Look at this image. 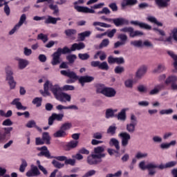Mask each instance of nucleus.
Segmentation results:
<instances>
[{"label":"nucleus","instance_id":"1","mask_svg":"<svg viewBox=\"0 0 177 177\" xmlns=\"http://www.w3.org/2000/svg\"><path fill=\"white\" fill-rule=\"evenodd\" d=\"M44 91L41 93V95L45 97L46 96H50V93L49 92V91H50L55 99L57 100V98L62 93V91H63V88L60 87L59 84H55L53 85L52 82H50L49 80H47L44 84Z\"/></svg>","mask_w":177,"mask_h":177},{"label":"nucleus","instance_id":"2","mask_svg":"<svg viewBox=\"0 0 177 177\" xmlns=\"http://www.w3.org/2000/svg\"><path fill=\"white\" fill-rule=\"evenodd\" d=\"M97 93H101L106 97H114L117 94L115 89L111 87H106L103 84H100L97 86Z\"/></svg>","mask_w":177,"mask_h":177},{"label":"nucleus","instance_id":"3","mask_svg":"<svg viewBox=\"0 0 177 177\" xmlns=\"http://www.w3.org/2000/svg\"><path fill=\"white\" fill-rule=\"evenodd\" d=\"M84 2V0H78V1H75L74 3V8L75 9V10H77V12H79L80 13H95L94 10L92 8L77 6L78 3L82 5Z\"/></svg>","mask_w":177,"mask_h":177},{"label":"nucleus","instance_id":"4","mask_svg":"<svg viewBox=\"0 0 177 177\" xmlns=\"http://www.w3.org/2000/svg\"><path fill=\"white\" fill-rule=\"evenodd\" d=\"M26 175L27 177H37L41 175V171H39L38 167L31 165L30 169L26 172Z\"/></svg>","mask_w":177,"mask_h":177},{"label":"nucleus","instance_id":"5","mask_svg":"<svg viewBox=\"0 0 177 177\" xmlns=\"http://www.w3.org/2000/svg\"><path fill=\"white\" fill-rule=\"evenodd\" d=\"M63 118H64V113H53L48 118V125H53L54 121H63Z\"/></svg>","mask_w":177,"mask_h":177},{"label":"nucleus","instance_id":"6","mask_svg":"<svg viewBox=\"0 0 177 177\" xmlns=\"http://www.w3.org/2000/svg\"><path fill=\"white\" fill-rule=\"evenodd\" d=\"M100 156H95L92 153L91 155L87 157V162L89 165H96V164H99V162H102V160L100 159Z\"/></svg>","mask_w":177,"mask_h":177},{"label":"nucleus","instance_id":"7","mask_svg":"<svg viewBox=\"0 0 177 177\" xmlns=\"http://www.w3.org/2000/svg\"><path fill=\"white\" fill-rule=\"evenodd\" d=\"M120 138H122V146L127 147L129 140H131V135L127 132H123L119 134Z\"/></svg>","mask_w":177,"mask_h":177},{"label":"nucleus","instance_id":"8","mask_svg":"<svg viewBox=\"0 0 177 177\" xmlns=\"http://www.w3.org/2000/svg\"><path fill=\"white\" fill-rule=\"evenodd\" d=\"M106 149V147L104 146H99L94 148V155L100 156L98 158L102 159L106 157V154L103 153H104V149Z\"/></svg>","mask_w":177,"mask_h":177},{"label":"nucleus","instance_id":"9","mask_svg":"<svg viewBox=\"0 0 177 177\" xmlns=\"http://www.w3.org/2000/svg\"><path fill=\"white\" fill-rule=\"evenodd\" d=\"M12 75L13 72L12 71H9L7 72L6 80L7 81H8L10 89H15V88H16V82H15Z\"/></svg>","mask_w":177,"mask_h":177},{"label":"nucleus","instance_id":"10","mask_svg":"<svg viewBox=\"0 0 177 177\" xmlns=\"http://www.w3.org/2000/svg\"><path fill=\"white\" fill-rule=\"evenodd\" d=\"M59 50L58 51L55 52L52 55L53 59L51 61V64L53 66H57V64H60L62 63V58H60V55Z\"/></svg>","mask_w":177,"mask_h":177},{"label":"nucleus","instance_id":"11","mask_svg":"<svg viewBox=\"0 0 177 177\" xmlns=\"http://www.w3.org/2000/svg\"><path fill=\"white\" fill-rule=\"evenodd\" d=\"M146 73H147V66L142 65L138 69L136 73V77L138 80H141Z\"/></svg>","mask_w":177,"mask_h":177},{"label":"nucleus","instance_id":"12","mask_svg":"<svg viewBox=\"0 0 177 177\" xmlns=\"http://www.w3.org/2000/svg\"><path fill=\"white\" fill-rule=\"evenodd\" d=\"M17 62L18 63L19 70H24V68L30 64V62H28V60L23 58H17Z\"/></svg>","mask_w":177,"mask_h":177},{"label":"nucleus","instance_id":"13","mask_svg":"<svg viewBox=\"0 0 177 177\" xmlns=\"http://www.w3.org/2000/svg\"><path fill=\"white\" fill-rule=\"evenodd\" d=\"M93 80H95V77L92 76L86 75V76H81L80 77H79L78 81L80 84H81L82 86H84L85 85V83L92 82Z\"/></svg>","mask_w":177,"mask_h":177},{"label":"nucleus","instance_id":"14","mask_svg":"<svg viewBox=\"0 0 177 177\" xmlns=\"http://www.w3.org/2000/svg\"><path fill=\"white\" fill-rule=\"evenodd\" d=\"M57 100L59 102H62L66 103V102H71V95L68 94L67 93H63L57 98Z\"/></svg>","mask_w":177,"mask_h":177},{"label":"nucleus","instance_id":"15","mask_svg":"<svg viewBox=\"0 0 177 177\" xmlns=\"http://www.w3.org/2000/svg\"><path fill=\"white\" fill-rule=\"evenodd\" d=\"M11 104L12 106H15L17 110H27V107L23 106V104H21V102H20V98L14 99L11 102Z\"/></svg>","mask_w":177,"mask_h":177},{"label":"nucleus","instance_id":"16","mask_svg":"<svg viewBox=\"0 0 177 177\" xmlns=\"http://www.w3.org/2000/svg\"><path fill=\"white\" fill-rule=\"evenodd\" d=\"M162 88H164V85L162 84H157L154 86V88L153 89H151L149 94L151 96H154L156 95H158L160 93V92H161V91L162 90Z\"/></svg>","mask_w":177,"mask_h":177},{"label":"nucleus","instance_id":"17","mask_svg":"<svg viewBox=\"0 0 177 177\" xmlns=\"http://www.w3.org/2000/svg\"><path fill=\"white\" fill-rule=\"evenodd\" d=\"M131 24L138 26L140 28H145V30H151V26L143 22H139V21H131Z\"/></svg>","mask_w":177,"mask_h":177},{"label":"nucleus","instance_id":"18","mask_svg":"<svg viewBox=\"0 0 177 177\" xmlns=\"http://www.w3.org/2000/svg\"><path fill=\"white\" fill-rule=\"evenodd\" d=\"M128 20L124 18L113 19V24H115L116 27H120V26H124V24H128Z\"/></svg>","mask_w":177,"mask_h":177},{"label":"nucleus","instance_id":"19","mask_svg":"<svg viewBox=\"0 0 177 177\" xmlns=\"http://www.w3.org/2000/svg\"><path fill=\"white\" fill-rule=\"evenodd\" d=\"M59 20H62L60 17L55 18L52 16L48 15L44 23L46 24H56L57 21H59Z\"/></svg>","mask_w":177,"mask_h":177},{"label":"nucleus","instance_id":"20","mask_svg":"<svg viewBox=\"0 0 177 177\" xmlns=\"http://www.w3.org/2000/svg\"><path fill=\"white\" fill-rule=\"evenodd\" d=\"M85 48V44L80 42L79 44L75 43L71 46V51L81 50V49Z\"/></svg>","mask_w":177,"mask_h":177},{"label":"nucleus","instance_id":"21","mask_svg":"<svg viewBox=\"0 0 177 177\" xmlns=\"http://www.w3.org/2000/svg\"><path fill=\"white\" fill-rule=\"evenodd\" d=\"M127 108L123 109L118 114L117 118L119 121H125V120H127Z\"/></svg>","mask_w":177,"mask_h":177},{"label":"nucleus","instance_id":"22","mask_svg":"<svg viewBox=\"0 0 177 177\" xmlns=\"http://www.w3.org/2000/svg\"><path fill=\"white\" fill-rule=\"evenodd\" d=\"M155 1L158 6H160V8H167V6H169L171 0H155Z\"/></svg>","mask_w":177,"mask_h":177},{"label":"nucleus","instance_id":"23","mask_svg":"<svg viewBox=\"0 0 177 177\" xmlns=\"http://www.w3.org/2000/svg\"><path fill=\"white\" fill-rule=\"evenodd\" d=\"M165 65L160 64L152 71V73L153 74H160V73H162L163 71H165Z\"/></svg>","mask_w":177,"mask_h":177},{"label":"nucleus","instance_id":"24","mask_svg":"<svg viewBox=\"0 0 177 177\" xmlns=\"http://www.w3.org/2000/svg\"><path fill=\"white\" fill-rule=\"evenodd\" d=\"M136 3H138V0H124L122 3V8H125V6H133Z\"/></svg>","mask_w":177,"mask_h":177},{"label":"nucleus","instance_id":"25","mask_svg":"<svg viewBox=\"0 0 177 177\" xmlns=\"http://www.w3.org/2000/svg\"><path fill=\"white\" fill-rule=\"evenodd\" d=\"M118 111V109H108L106 111V118H113L114 117V114Z\"/></svg>","mask_w":177,"mask_h":177},{"label":"nucleus","instance_id":"26","mask_svg":"<svg viewBox=\"0 0 177 177\" xmlns=\"http://www.w3.org/2000/svg\"><path fill=\"white\" fill-rule=\"evenodd\" d=\"M147 20L150 21V23H153V24H156V26H159V27H162V23L158 21L157 19L153 16L147 17Z\"/></svg>","mask_w":177,"mask_h":177},{"label":"nucleus","instance_id":"27","mask_svg":"<svg viewBox=\"0 0 177 177\" xmlns=\"http://www.w3.org/2000/svg\"><path fill=\"white\" fill-rule=\"evenodd\" d=\"M137 160H143V158H147L149 153L147 152L138 151L135 155Z\"/></svg>","mask_w":177,"mask_h":177},{"label":"nucleus","instance_id":"28","mask_svg":"<svg viewBox=\"0 0 177 177\" xmlns=\"http://www.w3.org/2000/svg\"><path fill=\"white\" fill-rule=\"evenodd\" d=\"M176 82H177V76L170 75L166 79L165 84H166V85H168L169 84H175Z\"/></svg>","mask_w":177,"mask_h":177},{"label":"nucleus","instance_id":"29","mask_svg":"<svg viewBox=\"0 0 177 177\" xmlns=\"http://www.w3.org/2000/svg\"><path fill=\"white\" fill-rule=\"evenodd\" d=\"M134 84L133 79H127L124 82V85L127 89H133Z\"/></svg>","mask_w":177,"mask_h":177},{"label":"nucleus","instance_id":"30","mask_svg":"<svg viewBox=\"0 0 177 177\" xmlns=\"http://www.w3.org/2000/svg\"><path fill=\"white\" fill-rule=\"evenodd\" d=\"M78 146V141L77 140H71L69 142L66 147L68 148L67 150H71V149H75Z\"/></svg>","mask_w":177,"mask_h":177},{"label":"nucleus","instance_id":"31","mask_svg":"<svg viewBox=\"0 0 177 177\" xmlns=\"http://www.w3.org/2000/svg\"><path fill=\"white\" fill-rule=\"evenodd\" d=\"M92 32L89 30L83 32L78 34L79 39L80 41H84L86 37H89Z\"/></svg>","mask_w":177,"mask_h":177},{"label":"nucleus","instance_id":"32","mask_svg":"<svg viewBox=\"0 0 177 177\" xmlns=\"http://www.w3.org/2000/svg\"><path fill=\"white\" fill-rule=\"evenodd\" d=\"M136 125L137 124H135L133 123H129L126 126V129L129 131V133H133V132H135Z\"/></svg>","mask_w":177,"mask_h":177},{"label":"nucleus","instance_id":"33","mask_svg":"<svg viewBox=\"0 0 177 177\" xmlns=\"http://www.w3.org/2000/svg\"><path fill=\"white\" fill-rule=\"evenodd\" d=\"M42 139L44 142H46V145H50V136H49V133L48 132L43 133Z\"/></svg>","mask_w":177,"mask_h":177},{"label":"nucleus","instance_id":"34","mask_svg":"<svg viewBox=\"0 0 177 177\" xmlns=\"http://www.w3.org/2000/svg\"><path fill=\"white\" fill-rule=\"evenodd\" d=\"M110 146H115L116 150H120V142L115 138H111L109 142Z\"/></svg>","mask_w":177,"mask_h":177},{"label":"nucleus","instance_id":"35","mask_svg":"<svg viewBox=\"0 0 177 177\" xmlns=\"http://www.w3.org/2000/svg\"><path fill=\"white\" fill-rule=\"evenodd\" d=\"M174 113V109H161L159 111L160 115H169Z\"/></svg>","mask_w":177,"mask_h":177},{"label":"nucleus","instance_id":"36","mask_svg":"<svg viewBox=\"0 0 177 177\" xmlns=\"http://www.w3.org/2000/svg\"><path fill=\"white\" fill-rule=\"evenodd\" d=\"M26 20H27V15H26V14L21 15L19 18V22L17 24V26H18L19 28L21 27L22 25L26 23Z\"/></svg>","mask_w":177,"mask_h":177},{"label":"nucleus","instance_id":"37","mask_svg":"<svg viewBox=\"0 0 177 177\" xmlns=\"http://www.w3.org/2000/svg\"><path fill=\"white\" fill-rule=\"evenodd\" d=\"M131 45L135 46L136 48H142L143 41L142 40H134L131 41Z\"/></svg>","mask_w":177,"mask_h":177},{"label":"nucleus","instance_id":"38","mask_svg":"<svg viewBox=\"0 0 177 177\" xmlns=\"http://www.w3.org/2000/svg\"><path fill=\"white\" fill-rule=\"evenodd\" d=\"M48 8L50 9H51V10H54L53 11V15L55 16H57L59 15V7L57 6V5H54L53 3H50L48 6Z\"/></svg>","mask_w":177,"mask_h":177},{"label":"nucleus","instance_id":"39","mask_svg":"<svg viewBox=\"0 0 177 177\" xmlns=\"http://www.w3.org/2000/svg\"><path fill=\"white\" fill-rule=\"evenodd\" d=\"M57 52H59V55H66V53H70L71 51V49L68 48V47H64L63 48H59L57 50Z\"/></svg>","mask_w":177,"mask_h":177},{"label":"nucleus","instance_id":"40","mask_svg":"<svg viewBox=\"0 0 177 177\" xmlns=\"http://www.w3.org/2000/svg\"><path fill=\"white\" fill-rule=\"evenodd\" d=\"M67 133L66 131H64L62 129L57 131L53 134L54 138H64Z\"/></svg>","mask_w":177,"mask_h":177},{"label":"nucleus","instance_id":"41","mask_svg":"<svg viewBox=\"0 0 177 177\" xmlns=\"http://www.w3.org/2000/svg\"><path fill=\"white\" fill-rule=\"evenodd\" d=\"M93 26H94L95 27H96V26H99L100 27H104V28H110V27H111V26H110L109 24L98 21L93 22Z\"/></svg>","mask_w":177,"mask_h":177},{"label":"nucleus","instance_id":"42","mask_svg":"<svg viewBox=\"0 0 177 177\" xmlns=\"http://www.w3.org/2000/svg\"><path fill=\"white\" fill-rule=\"evenodd\" d=\"M72 127H73V124L71 122H65L62 125L61 129L64 131H68V129H71V128Z\"/></svg>","mask_w":177,"mask_h":177},{"label":"nucleus","instance_id":"43","mask_svg":"<svg viewBox=\"0 0 177 177\" xmlns=\"http://www.w3.org/2000/svg\"><path fill=\"white\" fill-rule=\"evenodd\" d=\"M167 53L174 60V66L176 70H177V55H175L172 51H168Z\"/></svg>","mask_w":177,"mask_h":177},{"label":"nucleus","instance_id":"44","mask_svg":"<svg viewBox=\"0 0 177 177\" xmlns=\"http://www.w3.org/2000/svg\"><path fill=\"white\" fill-rule=\"evenodd\" d=\"M28 164H27V161L25 159H21V164L19 167V171L21 172H24L26 171V168H27V166Z\"/></svg>","mask_w":177,"mask_h":177},{"label":"nucleus","instance_id":"45","mask_svg":"<svg viewBox=\"0 0 177 177\" xmlns=\"http://www.w3.org/2000/svg\"><path fill=\"white\" fill-rule=\"evenodd\" d=\"M3 131V135L6 138V136H10V132L13 131V127H4Z\"/></svg>","mask_w":177,"mask_h":177},{"label":"nucleus","instance_id":"46","mask_svg":"<svg viewBox=\"0 0 177 177\" xmlns=\"http://www.w3.org/2000/svg\"><path fill=\"white\" fill-rule=\"evenodd\" d=\"M52 164L55 168H58L59 169L64 167V163H62L56 160H53Z\"/></svg>","mask_w":177,"mask_h":177},{"label":"nucleus","instance_id":"47","mask_svg":"<svg viewBox=\"0 0 177 177\" xmlns=\"http://www.w3.org/2000/svg\"><path fill=\"white\" fill-rule=\"evenodd\" d=\"M65 34L67 37H73L77 34V30L75 29H68L65 30Z\"/></svg>","mask_w":177,"mask_h":177},{"label":"nucleus","instance_id":"48","mask_svg":"<svg viewBox=\"0 0 177 177\" xmlns=\"http://www.w3.org/2000/svg\"><path fill=\"white\" fill-rule=\"evenodd\" d=\"M118 39L121 41L124 45L127 44V41H128V36L127 35L120 34L118 37Z\"/></svg>","mask_w":177,"mask_h":177},{"label":"nucleus","instance_id":"49","mask_svg":"<svg viewBox=\"0 0 177 177\" xmlns=\"http://www.w3.org/2000/svg\"><path fill=\"white\" fill-rule=\"evenodd\" d=\"M38 156L39 157L44 156L47 158H53V157L50 156V153L48 150L47 151H41L39 153H38Z\"/></svg>","mask_w":177,"mask_h":177},{"label":"nucleus","instance_id":"50","mask_svg":"<svg viewBox=\"0 0 177 177\" xmlns=\"http://www.w3.org/2000/svg\"><path fill=\"white\" fill-rule=\"evenodd\" d=\"M32 103L33 104H35L37 107H40V106H41V104L42 103V98H41V97H35L32 100Z\"/></svg>","mask_w":177,"mask_h":177},{"label":"nucleus","instance_id":"51","mask_svg":"<svg viewBox=\"0 0 177 177\" xmlns=\"http://www.w3.org/2000/svg\"><path fill=\"white\" fill-rule=\"evenodd\" d=\"M143 35V32L139 31V30H133L131 34V38H135V37H142Z\"/></svg>","mask_w":177,"mask_h":177},{"label":"nucleus","instance_id":"52","mask_svg":"<svg viewBox=\"0 0 177 177\" xmlns=\"http://www.w3.org/2000/svg\"><path fill=\"white\" fill-rule=\"evenodd\" d=\"M24 56H31L32 55V50L31 48H28V47L24 48Z\"/></svg>","mask_w":177,"mask_h":177},{"label":"nucleus","instance_id":"53","mask_svg":"<svg viewBox=\"0 0 177 177\" xmlns=\"http://www.w3.org/2000/svg\"><path fill=\"white\" fill-rule=\"evenodd\" d=\"M98 68H100V70H109V64L106 62H103L102 63L100 62V66Z\"/></svg>","mask_w":177,"mask_h":177},{"label":"nucleus","instance_id":"54","mask_svg":"<svg viewBox=\"0 0 177 177\" xmlns=\"http://www.w3.org/2000/svg\"><path fill=\"white\" fill-rule=\"evenodd\" d=\"M115 74H122L125 71L124 66H116L114 69Z\"/></svg>","mask_w":177,"mask_h":177},{"label":"nucleus","instance_id":"55","mask_svg":"<svg viewBox=\"0 0 177 177\" xmlns=\"http://www.w3.org/2000/svg\"><path fill=\"white\" fill-rule=\"evenodd\" d=\"M109 44H110V41L109 40V39H103L101 44H100V48H106L109 46Z\"/></svg>","mask_w":177,"mask_h":177},{"label":"nucleus","instance_id":"56","mask_svg":"<svg viewBox=\"0 0 177 177\" xmlns=\"http://www.w3.org/2000/svg\"><path fill=\"white\" fill-rule=\"evenodd\" d=\"M133 30V28L132 27H126L120 30V31H122V32H128L129 34V37H131V35L132 34Z\"/></svg>","mask_w":177,"mask_h":177},{"label":"nucleus","instance_id":"57","mask_svg":"<svg viewBox=\"0 0 177 177\" xmlns=\"http://www.w3.org/2000/svg\"><path fill=\"white\" fill-rule=\"evenodd\" d=\"M156 168H158V165L154 162H150L147 165V169H156Z\"/></svg>","mask_w":177,"mask_h":177},{"label":"nucleus","instance_id":"58","mask_svg":"<svg viewBox=\"0 0 177 177\" xmlns=\"http://www.w3.org/2000/svg\"><path fill=\"white\" fill-rule=\"evenodd\" d=\"M68 78L73 79V80H79L80 77H78V76L77 75V74L75 73H74L73 71H70L68 74Z\"/></svg>","mask_w":177,"mask_h":177},{"label":"nucleus","instance_id":"59","mask_svg":"<svg viewBox=\"0 0 177 177\" xmlns=\"http://www.w3.org/2000/svg\"><path fill=\"white\" fill-rule=\"evenodd\" d=\"M66 59L69 63L73 64L74 62H75V59H77L76 55H70L66 57Z\"/></svg>","mask_w":177,"mask_h":177},{"label":"nucleus","instance_id":"60","mask_svg":"<svg viewBox=\"0 0 177 177\" xmlns=\"http://www.w3.org/2000/svg\"><path fill=\"white\" fill-rule=\"evenodd\" d=\"M74 89H75V87H74V86L72 85L66 84L62 86V91H74Z\"/></svg>","mask_w":177,"mask_h":177},{"label":"nucleus","instance_id":"61","mask_svg":"<svg viewBox=\"0 0 177 177\" xmlns=\"http://www.w3.org/2000/svg\"><path fill=\"white\" fill-rule=\"evenodd\" d=\"M65 164L66 165H72V167H74V165H75V159H67L65 161Z\"/></svg>","mask_w":177,"mask_h":177},{"label":"nucleus","instance_id":"62","mask_svg":"<svg viewBox=\"0 0 177 177\" xmlns=\"http://www.w3.org/2000/svg\"><path fill=\"white\" fill-rule=\"evenodd\" d=\"M37 39H41L43 42H46L48 41V36L41 33L38 35Z\"/></svg>","mask_w":177,"mask_h":177},{"label":"nucleus","instance_id":"63","mask_svg":"<svg viewBox=\"0 0 177 177\" xmlns=\"http://www.w3.org/2000/svg\"><path fill=\"white\" fill-rule=\"evenodd\" d=\"M117 127L115 126H110L107 130V133H110L111 135H114L115 133V130Z\"/></svg>","mask_w":177,"mask_h":177},{"label":"nucleus","instance_id":"64","mask_svg":"<svg viewBox=\"0 0 177 177\" xmlns=\"http://www.w3.org/2000/svg\"><path fill=\"white\" fill-rule=\"evenodd\" d=\"M78 56L79 59H80L81 60H88V59H89V55H88V53H80Z\"/></svg>","mask_w":177,"mask_h":177}]
</instances>
